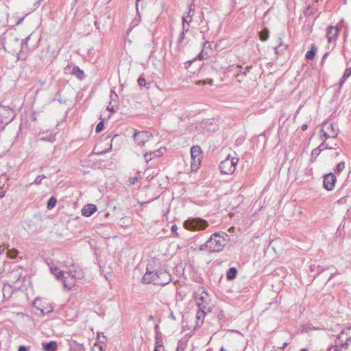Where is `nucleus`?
Segmentation results:
<instances>
[{
  "mask_svg": "<svg viewBox=\"0 0 351 351\" xmlns=\"http://www.w3.org/2000/svg\"><path fill=\"white\" fill-rule=\"evenodd\" d=\"M154 262H149L147 265L146 273L143 276V283L165 286L172 280L171 275L164 268L154 269Z\"/></svg>",
  "mask_w": 351,
  "mask_h": 351,
  "instance_id": "obj_1",
  "label": "nucleus"
},
{
  "mask_svg": "<svg viewBox=\"0 0 351 351\" xmlns=\"http://www.w3.org/2000/svg\"><path fill=\"white\" fill-rule=\"evenodd\" d=\"M229 235L224 232H218L212 234L210 238L202 244L199 250L208 251L210 253L219 252L228 244Z\"/></svg>",
  "mask_w": 351,
  "mask_h": 351,
  "instance_id": "obj_2",
  "label": "nucleus"
},
{
  "mask_svg": "<svg viewBox=\"0 0 351 351\" xmlns=\"http://www.w3.org/2000/svg\"><path fill=\"white\" fill-rule=\"evenodd\" d=\"M208 226V221L202 218H189L184 222V227L191 231L203 230Z\"/></svg>",
  "mask_w": 351,
  "mask_h": 351,
  "instance_id": "obj_3",
  "label": "nucleus"
},
{
  "mask_svg": "<svg viewBox=\"0 0 351 351\" xmlns=\"http://www.w3.org/2000/svg\"><path fill=\"white\" fill-rule=\"evenodd\" d=\"M239 162L238 158H230L228 156L224 160L221 162L219 169L223 174H232L236 169V166Z\"/></svg>",
  "mask_w": 351,
  "mask_h": 351,
  "instance_id": "obj_4",
  "label": "nucleus"
},
{
  "mask_svg": "<svg viewBox=\"0 0 351 351\" xmlns=\"http://www.w3.org/2000/svg\"><path fill=\"white\" fill-rule=\"evenodd\" d=\"M202 151L199 146L195 145L191 148V169L192 171H197L201 165L202 158Z\"/></svg>",
  "mask_w": 351,
  "mask_h": 351,
  "instance_id": "obj_5",
  "label": "nucleus"
},
{
  "mask_svg": "<svg viewBox=\"0 0 351 351\" xmlns=\"http://www.w3.org/2000/svg\"><path fill=\"white\" fill-rule=\"evenodd\" d=\"M1 122L8 124L14 118V112L9 106H3L0 108Z\"/></svg>",
  "mask_w": 351,
  "mask_h": 351,
  "instance_id": "obj_6",
  "label": "nucleus"
},
{
  "mask_svg": "<svg viewBox=\"0 0 351 351\" xmlns=\"http://www.w3.org/2000/svg\"><path fill=\"white\" fill-rule=\"evenodd\" d=\"M75 271L69 270V271L64 273L63 277H62L60 279L64 285V287L67 290H70L75 283Z\"/></svg>",
  "mask_w": 351,
  "mask_h": 351,
  "instance_id": "obj_7",
  "label": "nucleus"
},
{
  "mask_svg": "<svg viewBox=\"0 0 351 351\" xmlns=\"http://www.w3.org/2000/svg\"><path fill=\"white\" fill-rule=\"evenodd\" d=\"M152 134L146 131H134L133 138L138 145H144L152 136Z\"/></svg>",
  "mask_w": 351,
  "mask_h": 351,
  "instance_id": "obj_8",
  "label": "nucleus"
},
{
  "mask_svg": "<svg viewBox=\"0 0 351 351\" xmlns=\"http://www.w3.org/2000/svg\"><path fill=\"white\" fill-rule=\"evenodd\" d=\"M337 181L336 176L333 173H329L324 176L323 186L327 191H332Z\"/></svg>",
  "mask_w": 351,
  "mask_h": 351,
  "instance_id": "obj_9",
  "label": "nucleus"
},
{
  "mask_svg": "<svg viewBox=\"0 0 351 351\" xmlns=\"http://www.w3.org/2000/svg\"><path fill=\"white\" fill-rule=\"evenodd\" d=\"M97 210L95 204H88L85 205L81 210V213L84 217H90Z\"/></svg>",
  "mask_w": 351,
  "mask_h": 351,
  "instance_id": "obj_10",
  "label": "nucleus"
},
{
  "mask_svg": "<svg viewBox=\"0 0 351 351\" xmlns=\"http://www.w3.org/2000/svg\"><path fill=\"white\" fill-rule=\"evenodd\" d=\"M339 31V29L337 27L330 26L328 27L326 33L328 43H331L332 41H335L336 40Z\"/></svg>",
  "mask_w": 351,
  "mask_h": 351,
  "instance_id": "obj_11",
  "label": "nucleus"
},
{
  "mask_svg": "<svg viewBox=\"0 0 351 351\" xmlns=\"http://www.w3.org/2000/svg\"><path fill=\"white\" fill-rule=\"evenodd\" d=\"M197 305L199 306V310L197 312L196 314V319L199 321H203L206 315V311H209V307H207L206 306L204 305L202 303L198 302Z\"/></svg>",
  "mask_w": 351,
  "mask_h": 351,
  "instance_id": "obj_12",
  "label": "nucleus"
},
{
  "mask_svg": "<svg viewBox=\"0 0 351 351\" xmlns=\"http://www.w3.org/2000/svg\"><path fill=\"white\" fill-rule=\"evenodd\" d=\"M322 146H324L325 149H333L332 147L329 146L328 143H323L322 145L315 149H313L311 152V161L313 162L314 160L320 154L322 149H320Z\"/></svg>",
  "mask_w": 351,
  "mask_h": 351,
  "instance_id": "obj_13",
  "label": "nucleus"
},
{
  "mask_svg": "<svg viewBox=\"0 0 351 351\" xmlns=\"http://www.w3.org/2000/svg\"><path fill=\"white\" fill-rule=\"evenodd\" d=\"M42 346L44 351H56L58 350V344L56 341L43 342Z\"/></svg>",
  "mask_w": 351,
  "mask_h": 351,
  "instance_id": "obj_14",
  "label": "nucleus"
},
{
  "mask_svg": "<svg viewBox=\"0 0 351 351\" xmlns=\"http://www.w3.org/2000/svg\"><path fill=\"white\" fill-rule=\"evenodd\" d=\"M162 155V152H161V150L157 149L154 152H146L144 154V158L145 160V162L147 163L154 158L160 157Z\"/></svg>",
  "mask_w": 351,
  "mask_h": 351,
  "instance_id": "obj_15",
  "label": "nucleus"
},
{
  "mask_svg": "<svg viewBox=\"0 0 351 351\" xmlns=\"http://www.w3.org/2000/svg\"><path fill=\"white\" fill-rule=\"evenodd\" d=\"M337 339H346L351 343V327L346 328L341 331L337 336Z\"/></svg>",
  "mask_w": 351,
  "mask_h": 351,
  "instance_id": "obj_16",
  "label": "nucleus"
},
{
  "mask_svg": "<svg viewBox=\"0 0 351 351\" xmlns=\"http://www.w3.org/2000/svg\"><path fill=\"white\" fill-rule=\"evenodd\" d=\"M331 126H332V128L338 132L339 129L337 125L335 123L329 121H326L324 123L322 132H328L330 134H332L333 130H331Z\"/></svg>",
  "mask_w": 351,
  "mask_h": 351,
  "instance_id": "obj_17",
  "label": "nucleus"
},
{
  "mask_svg": "<svg viewBox=\"0 0 351 351\" xmlns=\"http://www.w3.org/2000/svg\"><path fill=\"white\" fill-rule=\"evenodd\" d=\"M71 74L75 76L78 80H82L85 77L84 71L78 66H75L71 71Z\"/></svg>",
  "mask_w": 351,
  "mask_h": 351,
  "instance_id": "obj_18",
  "label": "nucleus"
},
{
  "mask_svg": "<svg viewBox=\"0 0 351 351\" xmlns=\"http://www.w3.org/2000/svg\"><path fill=\"white\" fill-rule=\"evenodd\" d=\"M317 48L315 45H312L311 49L306 53L305 58L306 60H313L317 53Z\"/></svg>",
  "mask_w": 351,
  "mask_h": 351,
  "instance_id": "obj_19",
  "label": "nucleus"
},
{
  "mask_svg": "<svg viewBox=\"0 0 351 351\" xmlns=\"http://www.w3.org/2000/svg\"><path fill=\"white\" fill-rule=\"evenodd\" d=\"M238 271L235 267H230L226 272V278L228 280H232L236 278Z\"/></svg>",
  "mask_w": 351,
  "mask_h": 351,
  "instance_id": "obj_20",
  "label": "nucleus"
},
{
  "mask_svg": "<svg viewBox=\"0 0 351 351\" xmlns=\"http://www.w3.org/2000/svg\"><path fill=\"white\" fill-rule=\"evenodd\" d=\"M163 347L162 334L160 331H156V335L155 337V348L163 349Z\"/></svg>",
  "mask_w": 351,
  "mask_h": 351,
  "instance_id": "obj_21",
  "label": "nucleus"
},
{
  "mask_svg": "<svg viewBox=\"0 0 351 351\" xmlns=\"http://www.w3.org/2000/svg\"><path fill=\"white\" fill-rule=\"evenodd\" d=\"M350 75H351V70L349 69H347L345 71L343 75L342 76V77L341 78V80L339 81L338 92L340 91V89H341V86L343 85V84L345 83L346 79L348 78Z\"/></svg>",
  "mask_w": 351,
  "mask_h": 351,
  "instance_id": "obj_22",
  "label": "nucleus"
},
{
  "mask_svg": "<svg viewBox=\"0 0 351 351\" xmlns=\"http://www.w3.org/2000/svg\"><path fill=\"white\" fill-rule=\"evenodd\" d=\"M50 270L51 274H53L56 276V278L58 280H60L61 278L63 277V275L64 274V272L58 267H51Z\"/></svg>",
  "mask_w": 351,
  "mask_h": 351,
  "instance_id": "obj_23",
  "label": "nucleus"
},
{
  "mask_svg": "<svg viewBox=\"0 0 351 351\" xmlns=\"http://www.w3.org/2000/svg\"><path fill=\"white\" fill-rule=\"evenodd\" d=\"M338 341H336L335 344H337L338 348L340 347L341 349L343 348L344 350L348 349V343L349 341H346V339H337Z\"/></svg>",
  "mask_w": 351,
  "mask_h": 351,
  "instance_id": "obj_24",
  "label": "nucleus"
},
{
  "mask_svg": "<svg viewBox=\"0 0 351 351\" xmlns=\"http://www.w3.org/2000/svg\"><path fill=\"white\" fill-rule=\"evenodd\" d=\"M32 34H29L27 37H26L25 39H23L21 41V48L20 53H22L25 49L28 50V40L30 39Z\"/></svg>",
  "mask_w": 351,
  "mask_h": 351,
  "instance_id": "obj_25",
  "label": "nucleus"
},
{
  "mask_svg": "<svg viewBox=\"0 0 351 351\" xmlns=\"http://www.w3.org/2000/svg\"><path fill=\"white\" fill-rule=\"evenodd\" d=\"M331 130H333L332 134H330L328 132H322L323 133V136L324 137L325 141L328 138H335L337 136L338 132L332 128V126H331Z\"/></svg>",
  "mask_w": 351,
  "mask_h": 351,
  "instance_id": "obj_26",
  "label": "nucleus"
},
{
  "mask_svg": "<svg viewBox=\"0 0 351 351\" xmlns=\"http://www.w3.org/2000/svg\"><path fill=\"white\" fill-rule=\"evenodd\" d=\"M57 203V199L55 197H51L47 201V209L51 210L53 208Z\"/></svg>",
  "mask_w": 351,
  "mask_h": 351,
  "instance_id": "obj_27",
  "label": "nucleus"
},
{
  "mask_svg": "<svg viewBox=\"0 0 351 351\" xmlns=\"http://www.w3.org/2000/svg\"><path fill=\"white\" fill-rule=\"evenodd\" d=\"M259 37L262 41H266L269 38V30L265 28L261 31Z\"/></svg>",
  "mask_w": 351,
  "mask_h": 351,
  "instance_id": "obj_28",
  "label": "nucleus"
},
{
  "mask_svg": "<svg viewBox=\"0 0 351 351\" xmlns=\"http://www.w3.org/2000/svg\"><path fill=\"white\" fill-rule=\"evenodd\" d=\"M70 351H85V348L82 344L75 343L71 346Z\"/></svg>",
  "mask_w": 351,
  "mask_h": 351,
  "instance_id": "obj_29",
  "label": "nucleus"
},
{
  "mask_svg": "<svg viewBox=\"0 0 351 351\" xmlns=\"http://www.w3.org/2000/svg\"><path fill=\"white\" fill-rule=\"evenodd\" d=\"M138 84L141 87L149 88V83H147L145 79L143 76H140L138 79Z\"/></svg>",
  "mask_w": 351,
  "mask_h": 351,
  "instance_id": "obj_30",
  "label": "nucleus"
},
{
  "mask_svg": "<svg viewBox=\"0 0 351 351\" xmlns=\"http://www.w3.org/2000/svg\"><path fill=\"white\" fill-rule=\"evenodd\" d=\"M110 98V105H111L112 103L117 104L119 97L114 90H111Z\"/></svg>",
  "mask_w": 351,
  "mask_h": 351,
  "instance_id": "obj_31",
  "label": "nucleus"
},
{
  "mask_svg": "<svg viewBox=\"0 0 351 351\" xmlns=\"http://www.w3.org/2000/svg\"><path fill=\"white\" fill-rule=\"evenodd\" d=\"M18 254H19V252L16 249H11V250H8L7 251L8 256L12 259L16 258Z\"/></svg>",
  "mask_w": 351,
  "mask_h": 351,
  "instance_id": "obj_32",
  "label": "nucleus"
},
{
  "mask_svg": "<svg viewBox=\"0 0 351 351\" xmlns=\"http://www.w3.org/2000/svg\"><path fill=\"white\" fill-rule=\"evenodd\" d=\"M286 49H287V45H282L281 44L279 46L276 47L274 48V50H275V52L276 54L282 53Z\"/></svg>",
  "mask_w": 351,
  "mask_h": 351,
  "instance_id": "obj_33",
  "label": "nucleus"
},
{
  "mask_svg": "<svg viewBox=\"0 0 351 351\" xmlns=\"http://www.w3.org/2000/svg\"><path fill=\"white\" fill-rule=\"evenodd\" d=\"M332 267H324L323 266H321V265H317V273L314 276V278L319 276V274H321L322 273H323L326 269H329L330 268H331Z\"/></svg>",
  "mask_w": 351,
  "mask_h": 351,
  "instance_id": "obj_34",
  "label": "nucleus"
},
{
  "mask_svg": "<svg viewBox=\"0 0 351 351\" xmlns=\"http://www.w3.org/2000/svg\"><path fill=\"white\" fill-rule=\"evenodd\" d=\"M104 128V120L99 121L95 128L96 133H100Z\"/></svg>",
  "mask_w": 351,
  "mask_h": 351,
  "instance_id": "obj_35",
  "label": "nucleus"
},
{
  "mask_svg": "<svg viewBox=\"0 0 351 351\" xmlns=\"http://www.w3.org/2000/svg\"><path fill=\"white\" fill-rule=\"evenodd\" d=\"M43 178H46V176L45 175H38L31 184H34L36 185H39L42 183V180Z\"/></svg>",
  "mask_w": 351,
  "mask_h": 351,
  "instance_id": "obj_36",
  "label": "nucleus"
},
{
  "mask_svg": "<svg viewBox=\"0 0 351 351\" xmlns=\"http://www.w3.org/2000/svg\"><path fill=\"white\" fill-rule=\"evenodd\" d=\"M345 168V162H340L337 165L335 171L337 173H341Z\"/></svg>",
  "mask_w": 351,
  "mask_h": 351,
  "instance_id": "obj_37",
  "label": "nucleus"
},
{
  "mask_svg": "<svg viewBox=\"0 0 351 351\" xmlns=\"http://www.w3.org/2000/svg\"><path fill=\"white\" fill-rule=\"evenodd\" d=\"M192 21V15H187L182 17V24H187L189 25L190 22Z\"/></svg>",
  "mask_w": 351,
  "mask_h": 351,
  "instance_id": "obj_38",
  "label": "nucleus"
},
{
  "mask_svg": "<svg viewBox=\"0 0 351 351\" xmlns=\"http://www.w3.org/2000/svg\"><path fill=\"white\" fill-rule=\"evenodd\" d=\"M208 57L207 53H204V49H203L197 56V59L203 60L206 59Z\"/></svg>",
  "mask_w": 351,
  "mask_h": 351,
  "instance_id": "obj_39",
  "label": "nucleus"
},
{
  "mask_svg": "<svg viewBox=\"0 0 351 351\" xmlns=\"http://www.w3.org/2000/svg\"><path fill=\"white\" fill-rule=\"evenodd\" d=\"M313 10V9L310 5H308L306 10L304 11V14L306 16H311L313 14L314 12Z\"/></svg>",
  "mask_w": 351,
  "mask_h": 351,
  "instance_id": "obj_40",
  "label": "nucleus"
},
{
  "mask_svg": "<svg viewBox=\"0 0 351 351\" xmlns=\"http://www.w3.org/2000/svg\"><path fill=\"white\" fill-rule=\"evenodd\" d=\"M184 38H185V33L184 32H182L178 37V44L180 45Z\"/></svg>",
  "mask_w": 351,
  "mask_h": 351,
  "instance_id": "obj_41",
  "label": "nucleus"
},
{
  "mask_svg": "<svg viewBox=\"0 0 351 351\" xmlns=\"http://www.w3.org/2000/svg\"><path fill=\"white\" fill-rule=\"evenodd\" d=\"M41 140L48 142H53L55 140L54 136L50 135L49 136L43 137Z\"/></svg>",
  "mask_w": 351,
  "mask_h": 351,
  "instance_id": "obj_42",
  "label": "nucleus"
},
{
  "mask_svg": "<svg viewBox=\"0 0 351 351\" xmlns=\"http://www.w3.org/2000/svg\"><path fill=\"white\" fill-rule=\"evenodd\" d=\"M327 351H341V350L338 348L337 344L330 346Z\"/></svg>",
  "mask_w": 351,
  "mask_h": 351,
  "instance_id": "obj_43",
  "label": "nucleus"
},
{
  "mask_svg": "<svg viewBox=\"0 0 351 351\" xmlns=\"http://www.w3.org/2000/svg\"><path fill=\"white\" fill-rule=\"evenodd\" d=\"M138 180L137 177H130L129 179V182L131 184H134Z\"/></svg>",
  "mask_w": 351,
  "mask_h": 351,
  "instance_id": "obj_44",
  "label": "nucleus"
},
{
  "mask_svg": "<svg viewBox=\"0 0 351 351\" xmlns=\"http://www.w3.org/2000/svg\"><path fill=\"white\" fill-rule=\"evenodd\" d=\"M203 324V321H199L197 319L196 321V325L194 326V329L196 330L197 328H199Z\"/></svg>",
  "mask_w": 351,
  "mask_h": 351,
  "instance_id": "obj_45",
  "label": "nucleus"
},
{
  "mask_svg": "<svg viewBox=\"0 0 351 351\" xmlns=\"http://www.w3.org/2000/svg\"><path fill=\"white\" fill-rule=\"evenodd\" d=\"M18 351H28V348L22 345L19 347Z\"/></svg>",
  "mask_w": 351,
  "mask_h": 351,
  "instance_id": "obj_46",
  "label": "nucleus"
},
{
  "mask_svg": "<svg viewBox=\"0 0 351 351\" xmlns=\"http://www.w3.org/2000/svg\"><path fill=\"white\" fill-rule=\"evenodd\" d=\"M338 274H339V272L337 271V269H335V271L330 274V276L328 280V282L330 281L331 279H332Z\"/></svg>",
  "mask_w": 351,
  "mask_h": 351,
  "instance_id": "obj_47",
  "label": "nucleus"
},
{
  "mask_svg": "<svg viewBox=\"0 0 351 351\" xmlns=\"http://www.w3.org/2000/svg\"><path fill=\"white\" fill-rule=\"evenodd\" d=\"M317 265L313 264L310 266L311 271H316L317 272Z\"/></svg>",
  "mask_w": 351,
  "mask_h": 351,
  "instance_id": "obj_48",
  "label": "nucleus"
},
{
  "mask_svg": "<svg viewBox=\"0 0 351 351\" xmlns=\"http://www.w3.org/2000/svg\"><path fill=\"white\" fill-rule=\"evenodd\" d=\"M252 68V65L247 66L245 69V71L243 72V74L245 75H247V73L250 71V70Z\"/></svg>",
  "mask_w": 351,
  "mask_h": 351,
  "instance_id": "obj_49",
  "label": "nucleus"
},
{
  "mask_svg": "<svg viewBox=\"0 0 351 351\" xmlns=\"http://www.w3.org/2000/svg\"><path fill=\"white\" fill-rule=\"evenodd\" d=\"M114 106H112L110 107V106H108L107 107V110H109L110 112H111V113H114L116 112V110L114 109Z\"/></svg>",
  "mask_w": 351,
  "mask_h": 351,
  "instance_id": "obj_50",
  "label": "nucleus"
},
{
  "mask_svg": "<svg viewBox=\"0 0 351 351\" xmlns=\"http://www.w3.org/2000/svg\"><path fill=\"white\" fill-rule=\"evenodd\" d=\"M189 25H187V26H186V24H182V32H184V33L187 32L189 31Z\"/></svg>",
  "mask_w": 351,
  "mask_h": 351,
  "instance_id": "obj_51",
  "label": "nucleus"
},
{
  "mask_svg": "<svg viewBox=\"0 0 351 351\" xmlns=\"http://www.w3.org/2000/svg\"><path fill=\"white\" fill-rule=\"evenodd\" d=\"M5 191L0 189V199L5 196Z\"/></svg>",
  "mask_w": 351,
  "mask_h": 351,
  "instance_id": "obj_52",
  "label": "nucleus"
},
{
  "mask_svg": "<svg viewBox=\"0 0 351 351\" xmlns=\"http://www.w3.org/2000/svg\"><path fill=\"white\" fill-rule=\"evenodd\" d=\"M193 13H194V10L192 9L191 5L189 6V10L188 15H193Z\"/></svg>",
  "mask_w": 351,
  "mask_h": 351,
  "instance_id": "obj_53",
  "label": "nucleus"
},
{
  "mask_svg": "<svg viewBox=\"0 0 351 351\" xmlns=\"http://www.w3.org/2000/svg\"><path fill=\"white\" fill-rule=\"evenodd\" d=\"M24 19H25V17H24V16H23V17L20 18V19L17 21V22H16V25H20V24L23 21Z\"/></svg>",
  "mask_w": 351,
  "mask_h": 351,
  "instance_id": "obj_54",
  "label": "nucleus"
},
{
  "mask_svg": "<svg viewBox=\"0 0 351 351\" xmlns=\"http://www.w3.org/2000/svg\"><path fill=\"white\" fill-rule=\"evenodd\" d=\"M307 128H308V125H307V124H303V125L301 126V129H302V130H303V131L306 130Z\"/></svg>",
  "mask_w": 351,
  "mask_h": 351,
  "instance_id": "obj_55",
  "label": "nucleus"
},
{
  "mask_svg": "<svg viewBox=\"0 0 351 351\" xmlns=\"http://www.w3.org/2000/svg\"><path fill=\"white\" fill-rule=\"evenodd\" d=\"M176 351H184V348L178 346L176 348Z\"/></svg>",
  "mask_w": 351,
  "mask_h": 351,
  "instance_id": "obj_56",
  "label": "nucleus"
},
{
  "mask_svg": "<svg viewBox=\"0 0 351 351\" xmlns=\"http://www.w3.org/2000/svg\"><path fill=\"white\" fill-rule=\"evenodd\" d=\"M196 84H197V85H201V84H205V82H204V81H197V82H196Z\"/></svg>",
  "mask_w": 351,
  "mask_h": 351,
  "instance_id": "obj_57",
  "label": "nucleus"
},
{
  "mask_svg": "<svg viewBox=\"0 0 351 351\" xmlns=\"http://www.w3.org/2000/svg\"><path fill=\"white\" fill-rule=\"evenodd\" d=\"M176 229H177V226L176 225H173L171 226L172 231H175Z\"/></svg>",
  "mask_w": 351,
  "mask_h": 351,
  "instance_id": "obj_58",
  "label": "nucleus"
},
{
  "mask_svg": "<svg viewBox=\"0 0 351 351\" xmlns=\"http://www.w3.org/2000/svg\"><path fill=\"white\" fill-rule=\"evenodd\" d=\"M224 317V314L223 312H221L219 314V319H221L222 317Z\"/></svg>",
  "mask_w": 351,
  "mask_h": 351,
  "instance_id": "obj_59",
  "label": "nucleus"
},
{
  "mask_svg": "<svg viewBox=\"0 0 351 351\" xmlns=\"http://www.w3.org/2000/svg\"><path fill=\"white\" fill-rule=\"evenodd\" d=\"M313 330H323V328H320V327H313Z\"/></svg>",
  "mask_w": 351,
  "mask_h": 351,
  "instance_id": "obj_60",
  "label": "nucleus"
},
{
  "mask_svg": "<svg viewBox=\"0 0 351 351\" xmlns=\"http://www.w3.org/2000/svg\"><path fill=\"white\" fill-rule=\"evenodd\" d=\"M58 101L60 104H65L66 101L64 100H62L61 99H58Z\"/></svg>",
  "mask_w": 351,
  "mask_h": 351,
  "instance_id": "obj_61",
  "label": "nucleus"
},
{
  "mask_svg": "<svg viewBox=\"0 0 351 351\" xmlns=\"http://www.w3.org/2000/svg\"><path fill=\"white\" fill-rule=\"evenodd\" d=\"M170 317H171L172 319H173V320H175V319H176V317L174 316V315H173L172 313H171V315H170Z\"/></svg>",
  "mask_w": 351,
  "mask_h": 351,
  "instance_id": "obj_62",
  "label": "nucleus"
},
{
  "mask_svg": "<svg viewBox=\"0 0 351 351\" xmlns=\"http://www.w3.org/2000/svg\"><path fill=\"white\" fill-rule=\"evenodd\" d=\"M154 351H164V348L163 349H160V348H155Z\"/></svg>",
  "mask_w": 351,
  "mask_h": 351,
  "instance_id": "obj_63",
  "label": "nucleus"
},
{
  "mask_svg": "<svg viewBox=\"0 0 351 351\" xmlns=\"http://www.w3.org/2000/svg\"><path fill=\"white\" fill-rule=\"evenodd\" d=\"M158 329H159V326H158V324H156V325L155 326V330H156V331H159V330H158Z\"/></svg>",
  "mask_w": 351,
  "mask_h": 351,
  "instance_id": "obj_64",
  "label": "nucleus"
}]
</instances>
